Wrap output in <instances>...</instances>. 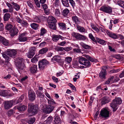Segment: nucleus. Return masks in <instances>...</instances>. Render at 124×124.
I'll use <instances>...</instances> for the list:
<instances>
[{
  "instance_id": "obj_1",
  "label": "nucleus",
  "mask_w": 124,
  "mask_h": 124,
  "mask_svg": "<svg viewBox=\"0 0 124 124\" xmlns=\"http://www.w3.org/2000/svg\"><path fill=\"white\" fill-rule=\"evenodd\" d=\"M122 102L121 99L120 98H116L110 104V106L113 109V111H115L117 109V105L121 104Z\"/></svg>"
},
{
  "instance_id": "obj_2",
  "label": "nucleus",
  "mask_w": 124,
  "mask_h": 124,
  "mask_svg": "<svg viewBox=\"0 0 124 124\" xmlns=\"http://www.w3.org/2000/svg\"><path fill=\"white\" fill-rule=\"evenodd\" d=\"M40 107L43 112L47 114L50 113L53 110L54 108V107L51 105L47 106L45 104L41 105Z\"/></svg>"
},
{
  "instance_id": "obj_3",
  "label": "nucleus",
  "mask_w": 124,
  "mask_h": 124,
  "mask_svg": "<svg viewBox=\"0 0 124 124\" xmlns=\"http://www.w3.org/2000/svg\"><path fill=\"white\" fill-rule=\"evenodd\" d=\"M38 109L37 105H34L33 104H30L28 105V111L29 113H32V115L37 113Z\"/></svg>"
},
{
  "instance_id": "obj_4",
  "label": "nucleus",
  "mask_w": 124,
  "mask_h": 124,
  "mask_svg": "<svg viewBox=\"0 0 124 124\" xmlns=\"http://www.w3.org/2000/svg\"><path fill=\"white\" fill-rule=\"evenodd\" d=\"M23 60L22 58H19L17 59V61L16 62V68L19 71L23 70L25 67L24 64L22 62Z\"/></svg>"
},
{
  "instance_id": "obj_5",
  "label": "nucleus",
  "mask_w": 124,
  "mask_h": 124,
  "mask_svg": "<svg viewBox=\"0 0 124 124\" xmlns=\"http://www.w3.org/2000/svg\"><path fill=\"white\" fill-rule=\"evenodd\" d=\"M78 62L80 64L84 65L86 67H89L91 65L89 61L84 57H80L79 59Z\"/></svg>"
},
{
  "instance_id": "obj_6",
  "label": "nucleus",
  "mask_w": 124,
  "mask_h": 124,
  "mask_svg": "<svg viewBox=\"0 0 124 124\" xmlns=\"http://www.w3.org/2000/svg\"><path fill=\"white\" fill-rule=\"evenodd\" d=\"M100 10L105 13L110 14H111L112 13V8L109 6H102L100 8Z\"/></svg>"
},
{
  "instance_id": "obj_7",
  "label": "nucleus",
  "mask_w": 124,
  "mask_h": 124,
  "mask_svg": "<svg viewBox=\"0 0 124 124\" xmlns=\"http://www.w3.org/2000/svg\"><path fill=\"white\" fill-rule=\"evenodd\" d=\"M72 35L77 39L79 40L84 41L87 38L86 36L75 32H73L72 33Z\"/></svg>"
},
{
  "instance_id": "obj_8",
  "label": "nucleus",
  "mask_w": 124,
  "mask_h": 124,
  "mask_svg": "<svg viewBox=\"0 0 124 124\" xmlns=\"http://www.w3.org/2000/svg\"><path fill=\"white\" fill-rule=\"evenodd\" d=\"M49 62L46 60L43 59L40 61L39 62V68L40 69H43L46 66L49 64Z\"/></svg>"
},
{
  "instance_id": "obj_9",
  "label": "nucleus",
  "mask_w": 124,
  "mask_h": 124,
  "mask_svg": "<svg viewBox=\"0 0 124 124\" xmlns=\"http://www.w3.org/2000/svg\"><path fill=\"white\" fill-rule=\"evenodd\" d=\"M107 66L105 67V66H103L101 67V70L99 74V76L102 79L105 78L106 74V71L105 68H107Z\"/></svg>"
},
{
  "instance_id": "obj_10",
  "label": "nucleus",
  "mask_w": 124,
  "mask_h": 124,
  "mask_svg": "<svg viewBox=\"0 0 124 124\" xmlns=\"http://www.w3.org/2000/svg\"><path fill=\"white\" fill-rule=\"evenodd\" d=\"M28 97L29 100L31 101H33L35 100L36 94L34 91L31 90H29Z\"/></svg>"
},
{
  "instance_id": "obj_11",
  "label": "nucleus",
  "mask_w": 124,
  "mask_h": 124,
  "mask_svg": "<svg viewBox=\"0 0 124 124\" xmlns=\"http://www.w3.org/2000/svg\"><path fill=\"white\" fill-rule=\"evenodd\" d=\"M109 111L106 109H104L101 110L100 115L104 118H107L109 116Z\"/></svg>"
},
{
  "instance_id": "obj_12",
  "label": "nucleus",
  "mask_w": 124,
  "mask_h": 124,
  "mask_svg": "<svg viewBox=\"0 0 124 124\" xmlns=\"http://www.w3.org/2000/svg\"><path fill=\"white\" fill-rule=\"evenodd\" d=\"M13 101H5L4 104L5 108L6 109H8L11 108L13 106Z\"/></svg>"
},
{
  "instance_id": "obj_13",
  "label": "nucleus",
  "mask_w": 124,
  "mask_h": 124,
  "mask_svg": "<svg viewBox=\"0 0 124 124\" xmlns=\"http://www.w3.org/2000/svg\"><path fill=\"white\" fill-rule=\"evenodd\" d=\"M26 33H23L20 34L18 38V40L20 42H25L27 40V38L25 36Z\"/></svg>"
},
{
  "instance_id": "obj_14",
  "label": "nucleus",
  "mask_w": 124,
  "mask_h": 124,
  "mask_svg": "<svg viewBox=\"0 0 124 124\" xmlns=\"http://www.w3.org/2000/svg\"><path fill=\"white\" fill-rule=\"evenodd\" d=\"M110 98L108 96L103 97L101 99V103L102 105L108 103L110 101Z\"/></svg>"
},
{
  "instance_id": "obj_15",
  "label": "nucleus",
  "mask_w": 124,
  "mask_h": 124,
  "mask_svg": "<svg viewBox=\"0 0 124 124\" xmlns=\"http://www.w3.org/2000/svg\"><path fill=\"white\" fill-rule=\"evenodd\" d=\"M106 33L107 35L109 36L110 37L113 38L114 39H116L117 38V36L114 33H112L108 31H107Z\"/></svg>"
},
{
  "instance_id": "obj_16",
  "label": "nucleus",
  "mask_w": 124,
  "mask_h": 124,
  "mask_svg": "<svg viewBox=\"0 0 124 124\" xmlns=\"http://www.w3.org/2000/svg\"><path fill=\"white\" fill-rule=\"evenodd\" d=\"M10 56L13 57L16 54V52L15 50H11L8 51L7 53Z\"/></svg>"
},
{
  "instance_id": "obj_17",
  "label": "nucleus",
  "mask_w": 124,
  "mask_h": 124,
  "mask_svg": "<svg viewBox=\"0 0 124 124\" xmlns=\"http://www.w3.org/2000/svg\"><path fill=\"white\" fill-rule=\"evenodd\" d=\"M0 42L5 46H7L8 45V41L3 37L2 36H0Z\"/></svg>"
},
{
  "instance_id": "obj_18",
  "label": "nucleus",
  "mask_w": 124,
  "mask_h": 124,
  "mask_svg": "<svg viewBox=\"0 0 124 124\" xmlns=\"http://www.w3.org/2000/svg\"><path fill=\"white\" fill-rule=\"evenodd\" d=\"M60 39H61L62 40L63 39V38L59 35H53L52 40L54 42L57 41Z\"/></svg>"
},
{
  "instance_id": "obj_19",
  "label": "nucleus",
  "mask_w": 124,
  "mask_h": 124,
  "mask_svg": "<svg viewBox=\"0 0 124 124\" xmlns=\"http://www.w3.org/2000/svg\"><path fill=\"white\" fill-rule=\"evenodd\" d=\"M10 3L13 6V8L16 11H18L21 8L20 6L17 3H15L14 2H10Z\"/></svg>"
},
{
  "instance_id": "obj_20",
  "label": "nucleus",
  "mask_w": 124,
  "mask_h": 124,
  "mask_svg": "<svg viewBox=\"0 0 124 124\" xmlns=\"http://www.w3.org/2000/svg\"><path fill=\"white\" fill-rule=\"evenodd\" d=\"M11 36H14L17 34L18 32V30L17 28H13L10 31Z\"/></svg>"
},
{
  "instance_id": "obj_21",
  "label": "nucleus",
  "mask_w": 124,
  "mask_h": 124,
  "mask_svg": "<svg viewBox=\"0 0 124 124\" xmlns=\"http://www.w3.org/2000/svg\"><path fill=\"white\" fill-rule=\"evenodd\" d=\"M10 17V15L9 13L5 14L3 16V19L4 22L8 21Z\"/></svg>"
},
{
  "instance_id": "obj_22",
  "label": "nucleus",
  "mask_w": 124,
  "mask_h": 124,
  "mask_svg": "<svg viewBox=\"0 0 124 124\" xmlns=\"http://www.w3.org/2000/svg\"><path fill=\"white\" fill-rule=\"evenodd\" d=\"M16 108L19 111H23L25 110L26 109L27 107L24 105L21 106H20V105L16 107Z\"/></svg>"
},
{
  "instance_id": "obj_23",
  "label": "nucleus",
  "mask_w": 124,
  "mask_h": 124,
  "mask_svg": "<svg viewBox=\"0 0 124 124\" xmlns=\"http://www.w3.org/2000/svg\"><path fill=\"white\" fill-rule=\"evenodd\" d=\"M52 61H54L58 62H61V57L59 55H55L52 59Z\"/></svg>"
},
{
  "instance_id": "obj_24",
  "label": "nucleus",
  "mask_w": 124,
  "mask_h": 124,
  "mask_svg": "<svg viewBox=\"0 0 124 124\" xmlns=\"http://www.w3.org/2000/svg\"><path fill=\"white\" fill-rule=\"evenodd\" d=\"M37 66L36 65H34L30 68L31 72L32 73H35L37 70Z\"/></svg>"
},
{
  "instance_id": "obj_25",
  "label": "nucleus",
  "mask_w": 124,
  "mask_h": 124,
  "mask_svg": "<svg viewBox=\"0 0 124 124\" xmlns=\"http://www.w3.org/2000/svg\"><path fill=\"white\" fill-rule=\"evenodd\" d=\"M72 19L73 21L76 23L79 24L80 23L79 19L76 16H74L72 17Z\"/></svg>"
},
{
  "instance_id": "obj_26",
  "label": "nucleus",
  "mask_w": 124,
  "mask_h": 124,
  "mask_svg": "<svg viewBox=\"0 0 124 124\" xmlns=\"http://www.w3.org/2000/svg\"><path fill=\"white\" fill-rule=\"evenodd\" d=\"M56 23L50 22L49 24V27L51 29L55 30L56 28Z\"/></svg>"
},
{
  "instance_id": "obj_27",
  "label": "nucleus",
  "mask_w": 124,
  "mask_h": 124,
  "mask_svg": "<svg viewBox=\"0 0 124 124\" xmlns=\"http://www.w3.org/2000/svg\"><path fill=\"white\" fill-rule=\"evenodd\" d=\"M58 25L60 28L63 30H66V28L65 24L64 23H60L58 24Z\"/></svg>"
},
{
  "instance_id": "obj_28",
  "label": "nucleus",
  "mask_w": 124,
  "mask_h": 124,
  "mask_svg": "<svg viewBox=\"0 0 124 124\" xmlns=\"http://www.w3.org/2000/svg\"><path fill=\"white\" fill-rule=\"evenodd\" d=\"M53 120V117L52 116L48 117L47 119L45 121V124H50L52 122Z\"/></svg>"
},
{
  "instance_id": "obj_29",
  "label": "nucleus",
  "mask_w": 124,
  "mask_h": 124,
  "mask_svg": "<svg viewBox=\"0 0 124 124\" xmlns=\"http://www.w3.org/2000/svg\"><path fill=\"white\" fill-rule=\"evenodd\" d=\"M62 4L64 7H68L69 4L68 0H61Z\"/></svg>"
},
{
  "instance_id": "obj_30",
  "label": "nucleus",
  "mask_w": 124,
  "mask_h": 124,
  "mask_svg": "<svg viewBox=\"0 0 124 124\" xmlns=\"http://www.w3.org/2000/svg\"><path fill=\"white\" fill-rule=\"evenodd\" d=\"M30 25L32 28L35 30L38 29L39 27V24L35 23H31Z\"/></svg>"
},
{
  "instance_id": "obj_31",
  "label": "nucleus",
  "mask_w": 124,
  "mask_h": 124,
  "mask_svg": "<svg viewBox=\"0 0 124 124\" xmlns=\"http://www.w3.org/2000/svg\"><path fill=\"white\" fill-rule=\"evenodd\" d=\"M36 92L38 97L42 99L44 98V94L40 91L37 90L36 91Z\"/></svg>"
},
{
  "instance_id": "obj_32",
  "label": "nucleus",
  "mask_w": 124,
  "mask_h": 124,
  "mask_svg": "<svg viewBox=\"0 0 124 124\" xmlns=\"http://www.w3.org/2000/svg\"><path fill=\"white\" fill-rule=\"evenodd\" d=\"M48 50V49L47 48H44L40 50L39 53L40 54H43L46 53Z\"/></svg>"
},
{
  "instance_id": "obj_33",
  "label": "nucleus",
  "mask_w": 124,
  "mask_h": 124,
  "mask_svg": "<svg viewBox=\"0 0 124 124\" xmlns=\"http://www.w3.org/2000/svg\"><path fill=\"white\" fill-rule=\"evenodd\" d=\"M34 22L39 23L41 22V17L40 16H36L34 18L33 20Z\"/></svg>"
},
{
  "instance_id": "obj_34",
  "label": "nucleus",
  "mask_w": 124,
  "mask_h": 124,
  "mask_svg": "<svg viewBox=\"0 0 124 124\" xmlns=\"http://www.w3.org/2000/svg\"><path fill=\"white\" fill-rule=\"evenodd\" d=\"M12 27L13 25L11 24L8 23L6 24L5 29L7 31H9L11 30Z\"/></svg>"
},
{
  "instance_id": "obj_35",
  "label": "nucleus",
  "mask_w": 124,
  "mask_h": 124,
  "mask_svg": "<svg viewBox=\"0 0 124 124\" xmlns=\"http://www.w3.org/2000/svg\"><path fill=\"white\" fill-rule=\"evenodd\" d=\"M85 56L86 57L89 61V60L92 62H95L97 61L96 59L92 58L88 55H85Z\"/></svg>"
},
{
  "instance_id": "obj_36",
  "label": "nucleus",
  "mask_w": 124,
  "mask_h": 124,
  "mask_svg": "<svg viewBox=\"0 0 124 124\" xmlns=\"http://www.w3.org/2000/svg\"><path fill=\"white\" fill-rule=\"evenodd\" d=\"M80 45L85 49H88L90 48V46L87 45H86L82 42H81L80 43Z\"/></svg>"
},
{
  "instance_id": "obj_37",
  "label": "nucleus",
  "mask_w": 124,
  "mask_h": 124,
  "mask_svg": "<svg viewBox=\"0 0 124 124\" xmlns=\"http://www.w3.org/2000/svg\"><path fill=\"white\" fill-rule=\"evenodd\" d=\"M77 29L78 31L81 32H85V29L83 27L78 25L77 26Z\"/></svg>"
},
{
  "instance_id": "obj_38",
  "label": "nucleus",
  "mask_w": 124,
  "mask_h": 124,
  "mask_svg": "<svg viewBox=\"0 0 124 124\" xmlns=\"http://www.w3.org/2000/svg\"><path fill=\"white\" fill-rule=\"evenodd\" d=\"M97 40L98 42L100 44L103 45H105L106 44V41L104 40L98 38L97 39Z\"/></svg>"
},
{
  "instance_id": "obj_39",
  "label": "nucleus",
  "mask_w": 124,
  "mask_h": 124,
  "mask_svg": "<svg viewBox=\"0 0 124 124\" xmlns=\"http://www.w3.org/2000/svg\"><path fill=\"white\" fill-rule=\"evenodd\" d=\"M61 119L60 117L58 116H55L54 122L56 124H58L61 122Z\"/></svg>"
},
{
  "instance_id": "obj_40",
  "label": "nucleus",
  "mask_w": 124,
  "mask_h": 124,
  "mask_svg": "<svg viewBox=\"0 0 124 124\" xmlns=\"http://www.w3.org/2000/svg\"><path fill=\"white\" fill-rule=\"evenodd\" d=\"M7 91L6 90H0V95L5 96L7 95Z\"/></svg>"
},
{
  "instance_id": "obj_41",
  "label": "nucleus",
  "mask_w": 124,
  "mask_h": 124,
  "mask_svg": "<svg viewBox=\"0 0 124 124\" xmlns=\"http://www.w3.org/2000/svg\"><path fill=\"white\" fill-rule=\"evenodd\" d=\"M72 60V57H67L65 58V61L67 63H70L71 61Z\"/></svg>"
},
{
  "instance_id": "obj_42",
  "label": "nucleus",
  "mask_w": 124,
  "mask_h": 124,
  "mask_svg": "<svg viewBox=\"0 0 124 124\" xmlns=\"http://www.w3.org/2000/svg\"><path fill=\"white\" fill-rule=\"evenodd\" d=\"M54 13L56 17L59 16L60 14V10L58 9H56L55 10Z\"/></svg>"
},
{
  "instance_id": "obj_43",
  "label": "nucleus",
  "mask_w": 124,
  "mask_h": 124,
  "mask_svg": "<svg viewBox=\"0 0 124 124\" xmlns=\"http://www.w3.org/2000/svg\"><path fill=\"white\" fill-rule=\"evenodd\" d=\"M35 119L34 118H31L28 120V123L29 124H32L35 121Z\"/></svg>"
},
{
  "instance_id": "obj_44",
  "label": "nucleus",
  "mask_w": 124,
  "mask_h": 124,
  "mask_svg": "<svg viewBox=\"0 0 124 124\" xmlns=\"http://www.w3.org/2000/svg\"><path fill=\"white\" fill-rule=\"evenodd\" d=\"M69 12V10L67 8L64 9L62 12V14L64 16H66Z\"/></svg>"
},
{
  "instance_id": "obj_45",
  "label": "nucleus",
  "mask_w": 124,
  "mask_h": 124,
  "mask_svg": "<svg viewBox=\"0 0 124 124\" xmlns=\"http://www.w3.org/2000/svg\"><path fill=\"white\" fill-rule=\"evenodd\" d=\"M40 35L41 36H43L45 34L46 32V31L44 28H42L40 30Z\"/></svg>"
},
{
  "instance_id": "obj_46",
  "label": "nucleus",
  "mask_w": 124,
  "mask_h": 124,
  "mask_svg": "<svg viewBox=\"0 0 124 124\" xmlns=\"http://www.w3.org/2000/svg\"><path fill=\"white\" fill-rule=\"evenodd\" d=\"M35 54L33 53V52H29L27 54V56L28 58H32L34 55Z\"/></svg>"
},
{
  "instance_id": "obj_47",
  "label": "nucleus",
  "mask_w": 124,
  "mask_h": 124,
  "mask_svg": "<svg viewBox=\"0 0 124 124\" xmlns=\"http://www.w3.org/2000/svg\"><path fill=\"white\" fill-rule=\"evenodd\" d=\"M21 24L23 27H26L29 25V24L26 21L23 20L21 23Z\"/></svg>"
},
{
  "instance_id": "obj_48",
  "label": "nucleus",
  "mask_w": 124,
  "mask_h": 124,
  "mask_svg": "<svg viewBox=\"0 0 124 124\" xmlns=\"http://www.w3.org/2000/svg\"><path fill=\"white\" fill-rule=\"evenodd\" d=\"M48 103L50 104V105H53L55 104V102L54 101V100L52 99L50 100L47 99Z\"/></svg>"
},
{
  "instance_id": "obj_49",
  "label": "nucleus",
  "mask_w": 124,
  "mask_h": 124,
  "mask_svg": "<svg viewBox=\"0 0 124 124\" xmlns=\"http://www.w3.org/2000/svg\"><path fill=\"white\" fill-rule=\"evenodd\" d=\"M49 20L50 21V22H54L56 23V19L53 16H51L49 17Z\"/></svg>"
},
{
  "instance_id": "obj_50",
  "label": "nucleus",
  "mask_w": 124,
  "mask_h": 124,
  "mask_svg": "<svg viewBox=\"0 0 124 124\" xmlns=\"http://www.w3.org/2000/svg\"><path fill=\"white\" fill-rule=\"evenodd\" d=\"M2 56L5 59L6 62H8L10 60V58L5 54H2Z\"/></svg>"
},
{
  "instance_id": "obj_51",
  "label": "nucleus",
  "mask_w": 124,
  "mask_h": 124,
  "mask_svg": "<svg viewBox=\"0 0 124 124\" xmlns=\"http://www.w3.org/2000/svg\"><path fill=\"white\" fill-rule=\"evenodd\" d=\"M24 98V96L23 95H21V96L19 98L18 100L17 101V102H16V104L22 101Z\"/></svg>"
},
{
  "instance_id": "obj_52",
  "label": "nucleus",
  "mask_w": 124,
  "mask_h": 124,
  "mask_svg": "<svg viewBox=\"0 0 124 124\" xmlns=\"http://www.w3.org/2000/svg\"><path fill=\"white\" fill-rule=\"evenodd\" d=\"M117 4L119 5L124 8V1H120L118 2Z\"/></svg>"
},
{
  "instance_id": "obj_53",
  "label": "nucleus",
  "mask_w": 124,
  "mask_h": 124,
  "mask_svg": "<svg viewBox=\"0 0 124 124\" xmlns=\"http://www.w3.org/2000/svg\"><path fill=\"white\" fill-rule=\"evenodd\" d=\"M89 38L93 42H95L96 41V40L94 38L91 33H90L89 34Z\"/></svg>"
},
{
  "instance_id": "obj_54",
  "label": "nucleus",
  "mask_w": 124,
  "mask_h": 124,
  "mask_svg": "<svg viewBox=\"0 0 124 124\" xmlns=\"http://www.w3.org/2000/svg\"><path fill=\"white\" fill-rule=\"evenodd\" d=\"M70 3L73 8H74L75 6V3L73 0H69Z\"/></svg>"
},
{
  "instance_id": "obj_55",
  "label": "nucleus",
  "mask_w": 124,
  "mask_h": 124,
  "mask_svg": "<svg viewBox=\"0 0 124 124\" xmlns=\"http://www.w3.org/2000/svg\"><path fill=\"white\" fill-rule=\"evenodd\" d=\"M31 62L32 63H36L38 61V59L35 56L31 60Z\"/></svg>"
},
{
  "instance_id": "obj_56",
  "label": "nucleus",
  "mask_w": 124,
  "mask_h": 124,
  "mask_svg": "<svg viewBox=\"0 0 124 124\" xmlns=\"http://www.w3.org/2000/svg\"><path fill=\"white\" fill-rule=\"evenodd\" d=\"M36 48L34 47H31L30 49V52H33V53L35 54V51H36Z\"/></svg>"
},
{
  "instance_id": "obj_57",
  "label": "nucleus",
  "mask_w": 124,
  "mask_h": 124,
  "mask_svg": "<svg viewBox=\"0 0 124 124\" xmlns=\"http://www.w3.org/2000/svg\"><path fill=\"white\" fill-rule=\"evenodd\" d=\"M56 50L58 51H62L64 50V48L62 47H57L56 48Z\"/></svg>"
},
{
  "instance_id": "obj_58",
  "label": "nucleus",
  "mask_w": 124,
  "mask_h": 124,
  "mask_svg": "<svg viewBox=\"0 0 124 124\" xmlns=\"http://www.w3.org/2000/svg\"><path fill=\"white\" fill-rule=\"evenodd\" d=\"M91 26L92 28L94 30H95L97 32H98L99 31V29L96 26H94L93 25H91Z\"/></svg>"
},
{
  "instance_id": "obj_59",
  "label": "nucleus",
  "mask_w": 124,
  "mask_h": 124,
  "mask_svg": "<svg viewBox=\"0 0 124 124\" xmlns=\"http://www.w3.org/2000/svg\"><path fill=\"white\" fill-rule=\"evenodd\" d=\"M27 5L31 8H34V7L32 4L29 1H27Z\"/></svg>"
},
{
  "instance_id": "obj_60",
  "label": "nucleus",
  "mask_w": 124,
  "mask_h": 124,
  "mask_svg": "<svg viewBox=\"0 0 124 124\" xmlns=\"http://www.w3.org/2000/svg\"><path fill=\"white\" fill-rule=\"evenodd\" d=\"M69 85L72 88V90H75V91H76V89L75 87L71 83H69Z\"/></svg>"
},
{
  "instance_id": "obj_61",
  "label": "nucleus",
  "mask_w": 124,
  "mask_h": 124,
  "mask_svg": "<svg viewBox=\"0 0 124 124\" xmlns=\"http://www.w3.org/2000/svg\"><path fill=\"white\" fill-rule=\"evenodd\" d=\"M14 113V111L12 109L10 110L8 113V115L9 116H10L11 115L13 114Z\"/></svg>"
},
{
  "instance_id": "obj_62",
  "label": "nucleus",
  "mask_w": 124,
  "mask_h": 124,
  "mask_svg": "<svg viewBox=\"0 0 124 124\" xmlns=\"http://www.w3.org/2000/svg\"><path fill=\"white\" fill-rule=\"evenodd\" d=\"M54 4L55 7L58 6L59 4V0H55L54 1Z\"/></svg>"
},
{
  "instance_id": "obj_63",
  "label": "nucleus",
  "mask_w": 124,
  "mask_h": 124,
  "mask_svg": "<svg viewBox=\"0 0 124 124\" xmlns=\"http://www.w3.org/2000/svg\"><path fill=\"white\" fill-rule=\"evenodd\" d=\"M4 27L3 23H0V31H2L4 30Z\"/></svg>"
},
{
  "instance_id": "obj_64",
  "label": "nucleus",
  "mask_w": 124,
  "mask_h": 124,
  "mask_svg": "<svg viewBox=\"0 0 124 124\" xmlns=\"http://www.w3.org/2000/svg\"><path fill=\"white\" fill-rule=\"evenodd\" d=\"M72 49V48L70 47H67L64 48V50L66 51H68Z\"/></svg>"
}]
</instances>
